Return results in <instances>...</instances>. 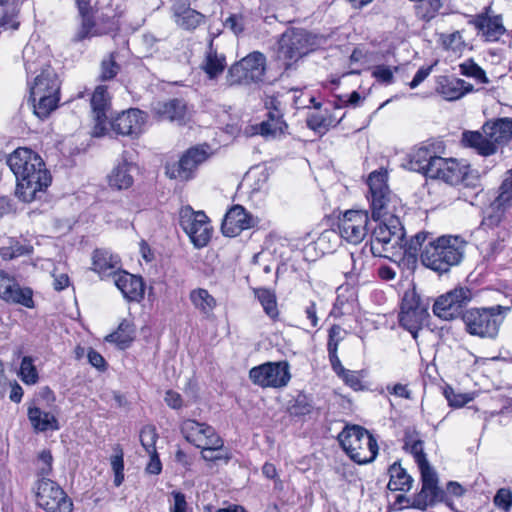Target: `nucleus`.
<instances>
[{"label": "nucleus", "mask_w": 512, "mask_h": 512, "mask_svg": "<svg viewBox=\"0 0 512 512\" xmlns=\"http://www.w3.org/2000/svg\"><path fill=\"white\" fill-rule=\"evenodd\" d=\"M493 501L496 507L508 512L512 508V492L508 488H501L496 492Z\"/></svg>", "instance_id": "53"}, {"label": "nucleus", "mask_w": 512, "mask_h": 512, "mask_svg": "<svg viewBox=\"0 0 512 512\" xmlns=\"http://www.w3.org/2000/svg\"><path fill=\"white\" fill-rule=\"evenodd\" d=\"M0 298L27 308L34 307L33 291L28 287H21L12 276L3 270H0Z\"/></svg>", "instance_id": "17"}, {"label": "nucleus", "mask_w": 512, "mask_h": 512, "mask_svg": "<svg viewBox=\"0 0 512 512\" xmlns=\"http://www.w3.org/2000/svg\"><path fill=\"white\" fill-rule=\"evenodd\" d=\"M329 360H330V363H331V366H332V369L333 371L340 377L343 379V381L346 383V384H350V378H349V373L350 371L349 370H346L338 356H337V352H335V345L334 344H331L330 345V353H329Z\"/></svg>", "instance_id": "49"}, {"label": "nucleus", "mask_w": 512, "mask_h": 512, "mask_svg": "<svg viewBox=\"0 0 512 512\" xmlns=\"http://www.w3.org/2000/svg\"><path fill=\"white\" fill-rule=\"evenodd\" d=\"M404 449L413 456L419 471L433 468L429 464L427 456L424 452V442L419 438L416 432H407L405 434Z\"/></svg>", "instance_id": "30"}, {"label": "nucleus", "mask_w": 512, "mask_h": 512, "mask_svg": "<svg viewBox=\"0 0 512 512\" xmlns=\"http://www.w3.org/2000/svg\"><path fill=\"white\" fill-rule=\"evenodd\" d=\"M6 163L16 177V195L23 202L40 198L51 185L52 176L45 162L30 148H17L7 156Z\"/></svg>", "instance_id": "2"}, {"label": "nucleus", "mask_w": 512, "mask_h": 512, "mask_svg": "<svg viewBox=\"0 0 512 512\" xmlns=\"http://www.w3.org/2000/svg\"><path fill=\"white\" fill-rule=\"evenodd\" d=\"M148 454L150 455V461L147 464L146 472L153 475L160 474L162 471V464L157 452Z\"/></svg>", "instance_id": "62"}, {"label": "nucleus", "mask_w": 512, "mask_h": 512, "mask_svg": "<svg viewBox=\"0 0 512 512\" xmlns=\"http://www.w3.org/2000/svg\"><path fill=\"white\" fill-rule=\"evenodd\" d=\"M116 452L115 455L111 456L110 463L112 470L114 472V484L115 486H120L124 480V460H123V451L119 445L114 448Z\"/></svg>", "instance_id": "45"}, {"label": "nucleus", "mask_w": 512, "mask_h": 512, "mask_svg": "<svg viewBox=\"0 0 512 512\" xmlns=\"http://www.w3.org/2000/svg\"><path fill=\"white\" fill-rule=\"evenodd\" d=\"M226 67V59L212 48L207 52L202 68L210 79L217 78Z\"/></svg>", "instance_id": "39"}, {"label": "nucleus", "mask_w": 512, "mask_h": 512, "mask_svg": "<svg viewBox=\"0 0 512 512\" xmlns=\"http://www.w3.org/2000/svg\"><path fill=\"white\" fill-rule=\"evenodd\" d=\"M351 429L352 428L347 424L338 435V441L348 457L352 459V442L350 441Z\"/></svg>", "instance_id": "56"}, {"label": "nucleus", "mask_w": 512, "mask_h": 512, "mask_svg": "<svg viewBox=\"0 0 512 512\" xmlns=\"http://www.w3.org/2000/svg\"><path fill=\"white\" fill-rule=\"evenodd\" d=\"M429 317L428 306L423 303L415 290H408L402 298L401 310L399 313L400 325L409 331L414 339L422 325Z\"/></svg>", "instance_id": "10"}, {"label": "nucleus", "mask_w": 512, "mask_h": 512, "mask_svg": "<svg viewBox=\"0 0 512 512\" xmlns=\"http://www.w3.org/2000/svg\"><path fill=\"white\" fill-rule=\"evenodd\" d=\"M164 401L172 409H180L183 405L181 395L173 390L166 391Z\"/></svg>", "instance_id": "60"}, {"label": "nucleus", "mask_w": 512, "mask_h": 512, "mask_svg": "<svg viewBox=\"0 0 512 512\" xmlns=\"http://www.w3.org/2000/svg\"><path fill=\"white\" fill-rule=\"evenodd\" d=\"M436 92L447 101H456L474 91V86L463 79L440 76L436 82Z\"/></svg>", "instance_id": "23"}, {"label": "nucleus", "mask_w": 512, "mask_h": 512, "mask_svg": "<svg viewBox=\"0 0 512 512\" xmlns=\"http://www.w3.org/2000/svg\"><path fill=\"white\" fill-rule=\"evenodd\" d=\"M349 292V286L348 285H342L338 287L337 289V299L334 305L335 313L338 311L340 314L348 313L349 311V298L350 295H345V293Z\"/></svg>", "instance_id": "52"}, {"label": "nucleus", "mask_w": 512, "mask_h": 512, "mask_svg": "<svg viewBox=\"0 0 512 512\" xmlns=\"http://www.w3.org/2000/svg\"><path fill=\"white\" fill-rule=\"evenodd\" d=\"M193 307L205 317H210L217 306L216 299L204 288H195L189 293Z\"/></svg>", "instance_id": "35"}, {"label": "nucleus", "mask_w": 512, "mask_h": 512, "mask_svg": "<svg viewBox=\"0 0 512 512\" xmlns=\"http://www.w3.org/2000/svg\"><path fill=\"white\" fill-rule=\"evenodd\" d=\"M354 223H358L357 225H354V242L361 238V233L359 231V227L364 224L363 229H365L366 225L368 224L367 221V214L366 212H363L361 210H354Z\"/></svg>", "instance_id": "59"}, {"label": "nucleus", "mask_w": 512, "mask_h": 512, "mask_svg": "<svg viewBox=\"0 0 512 512\" xmlns=\"http://www.w3.org/2000/svg\"><path fill=\"white\" fill-rule=\"evenodd\" d=\"M0 24L5 29L16 30L19 26V22L17 20V14L13 10L11 13H6L0 20Z\"/></svg>", "instance_id": "63"}, {"label": "nucleus", "mask_w": 512, "mask_h": 512, "mask_svg": "<svg viewBox=\"0 0 512 512\" xmlns=\"http://www.w3.org/2000/svg\"><path fill=\"white\" fill-rule=\"evenodd\" d=\"M442 44L446 50L454 53H461L465 44L460 32L456 31L442 36Z\"/></svg>", "instance_id": "48"}, {"label": "nucleus", "mask_w": 512, "mask_h": 512, "mask_svg": "<svg viewBox=\"0 0 512 512\" xmlns=\"http://www.w3.org/2000/svg\"><path fill=\"white\" fill-rule=\"evenodd\" d=\"M256 297L261 303L265 313L272 319H275L278 314V307L275 294L265 288H259L254 290Z\"/></svg>", "instance_id": "42"}, {"label": "nucleus", "mask_w": 512, "mask_h": 512, "mask_svg": "<svg viewBox=\"0 0 512 512\" xmlns=\"http://www.w3.org/2000/svg\"><path fill=\"white\" fill-rule=\"evenodd\" d=\"M266 73V57L259 51H253L228 70L227 82L230 86H248L263 81Z\"/></svg>", "instance_id": "8"}, {"label": "nucleus", "mask_w": 512, "mask_h": 512, "mask_svg": "<svg viewBox=\"0 0 512 512\" xmlns=\"http://www.w3.org/2000/svg\"><path fill=\"white\" fill-rule=\"evenodd\" d=\"M387 178V171L381 169L370 173L367 180L372 215L378 222L373 228L370 252L375 257L397 261L405 254L416 255L427 236L424 233H418L409 243L405 241V231L400 221L403 208L400 200L391 193Z\"/></svg>", "instance_id": "1"}, {"label": "nucleus", "mask_w": 512, "mask_h": 512, "mask_svg": "<svg viewBox=\"0 0 512 512\" xmlns=\"http://www.w3.org/2000/svg\"><path fill=\"white\" fill-rule=\"evenodd\" d=\"M36 499L47 512H72V501L57 483L48 478L38 481Z\"/></svg>", "instance_id": "12"}, {"label": "nucleus", "mask_w": 512, "mask_h": 512, "mask_svg": "<svg viewBox=\"0 0 512 512\" xmlns=\"http://www.w3.org/2000/svg\"><path fill=\"white\" fill-rule=\"evenodd\" d=\"M28 419L36 432H46L48 430H59V422L56 416L48 411H44L37 406L28 408Z\"/></svg>", "instance_id": "29"}, {"label": "nucleus", "mask_w": 512, "mask_h": 512, "mask_svg": "<svg viewBox=\"0 0 512 512\" xmlns=\"http://www.w3.org/2000/svg\"><path fill=\"white\" fill-rule=\"evenodd\" d=\"M373 75L382 83H390L393 79V70L388 66L379 65L375 67Z\"/></svg>", "instance_id": "58"}, {"label": "nucleus", "mask_w": 512, "mask_h": 512, "mask_svg": "<svg viewBox=\"0 0 512 512\" xmlns=\"http://www.w3.org/2000/svg\"><path fill=\"white\" fill-rule=\"evenodd\" d=\"M460 73L466 77L475 79L482 84L489 83L486 72L473 60L468 59L459 65Z\"/></svg>", "instance_id": "43"}, {"label": "nucleus", "mask_w": 512, "mask_h": 512, "mask_svg": "<svg viewBox=\"0 0 512 512\" xmlns=\"http://www.w3.org/2000/svg\"><path fill=\"white\" fill-rule=\"evenodd\" d=\"M171 13L176 25L187 31L196 29L205 19L202 13L191 8L190 4L183 0H174L172 2Z\"/></svg>", "instance_id": "22"}, {"label": "nucleus", "mask_w": 512, "mask_h": 512, "mask_svg": "<svg viewBox=\"0 0 512 512\" xmlns=\"http://www.w3.org/2000/svg\"><path fill=\"white\" fill-rule=\"evenodd\" d=\"M249 379L261 388H284L291 379L289 363L278 361L260 364L250 369Z\"/></svg>", "instance_id": "9"}, {"label": "nucleus", "mask_w": 512, "mask_h": 512, "mask_svg": "<svg viewBox=\"0 0 512 512\" xmlns=\"http://www.w3.org/2000/svg\"><path fill=\"white\" fill-rule=\"evenodd\" d=\"M20 378L28 385L37 383L39 376L36 367L33 364V359L30 356L23 357L20 365Z\"/></svg>", "instance_id": "44"}, {"label": "nucleus", "mask_w": 512, "mask_h": 512, "mask_svg": "<svg viewBox=\"0 0 512 512\" xmlns=\"http://www.w3.org/2000/svg\"><path fill=\"white\" fill-rule=\"evenodd\" d=\"M146 115L139 109L132 108L119 114L112 122V129L120 135L137 136L139 135L145 124Z\"/></svg>", "instance_id": "20"}, {"label": "nucleus", "mask_w": 512, "mask_h": 512, "mask_svg": "<svg viewBox=\"0 0 512 512\" xmlns=\"http://www.w3.org/2000/svg\"><path fill=\"white\" fill-rule=\"evenodd\" d=\"M499 199L502 202L512 200V168L507 171L500 187Z\"/></svg>", "instance_id": "55"}, {"label": "nucleus", "mask_w": 512, "mask_h": 512, "mask_svg": "<svg viewBox=\"0 0 512 512\" xmlns=\"http://www.w3.org/2000/svg\"><path fill=\"white\" fill-rule=\"evenodd\" d=\"M448 404L454 408H461L474 399L473 393L456 392L453 389H446L444 392Z\"/></svg>", "instance_id": "47"}, {"label": "nucleus", "mask_w": 512, "mask_h": 512, "mask_svg": "<svg viewBox=\"0 0 512 512\" xmlns=\"http://www.w3.org/2000/svg\"><path fill=\"white\" fill-rule=\"evenodd\" d=\"M224 26L237 35L244 29L243 18L240 15L232 14L225 20Z\"/></svg>", "instance_id": "57"}, {"label": "nucleus", "mask_w": 512, "mask_h": 512, "mask_svg": "<svg viewBox=\"0 0 512 512\" xmlns=\"http://www.w3.org/2000/svg\"><path fill=\"white\" fill-rule=\"evenodd\" d=\"M52 277L54 278L53 287L57 291H61L67 288L70 284L69 277L66 273L57 274L56 271L52 273Z\"/></svg>", "instance_id": "64"}, {"label": "nucleus", "mask_w": 512, "mask_h": 512, "mask_svg": "<svg viewBox=\"0 0 512 512\" xmlns=\"http://www.w3.org/2000/svg\"><path fill=\"white\" fill-rule=\"evenodd\" d=\"M179 218L181 227L192 243L198 248L206 246L211 238L212 228L205 213L185 206L181 208Z\"/></svg>", "instance_id": "11"}, {"label": "nucleus", "mask_w": 512, "mask_h": 512, "mask_svg": "<svg viewBox=\"0 0 512 512\" xmlns=\"http://www.w3.org/2000/svg\"><path fill=\"white\" fill-rule=\"evenodd\" d=\"M92 270L102 279L113 278L120 271V260L107 249H96L92 255Z\"/></svg>", "instance_id": "27"}, {"label": "nucleus", "mask_w": 512, "mask_h": 512, "mask_svg": "<svg viewBox=\"0 0 512 512\" xmlns=\"http://www.w3.org/2000/svg\"><path fill=\"white\" fill-rule=\"evenodd\" d=\"M465 242L457 236H442L424 245L421 261L426 267L447 272L451 266L460 263L464 254Z\"/></svg>", "instance_id": "4"}, {"label": "nucleus", "mask_w": 512, "mask_h": 512, "mask_svg": "<svg viewBox=\"0 0 512 512\" xmlns=\"http://www.w3.org/2000/svg\"><path fill=\"white\" fill-rule=\"evenodd\" d=\"M111 98L107 92V87L97 86L92 94L90 104L92 117L94 120L93 135L103 136L107 131L109 112L111 110Z\"/></svg>", "instance_id": "16"}, {"label": "nucleus", "mask_w": 512, "mask_h": 512, "mask_svg": "<svg viewBox=\"0 0 512 512\" xmlns=\"http://www.w3.org/2000/svg\"><path fill=\"white\" fill-rule=\"evenodd\" d=\"M430 176L432 179H439L451 185H455L464 180L466 167L461 166L454 159L438 157L431 165Z\"/></svg>", "instance_id": "21"}, {"label": "nucleus", "mask_w": 512, "mask_h": 512, "mask_svg": "<svg viewBox=\"0 0 512 512\" xmlns=\"http://www.w3.org/2000/svg\"><path fill=\"white\" fill-rule=\"evenodd\" d=\"M307 126L317 133H324L328 128L327 119L318 111L312 112L307 116Z\"/></svg>", "instance_id": "50"}, {"label": "nucleus", "mask_w": 512, "mask_h": 512, "mask_svg": "<svg viewBox=\"0 0 512 512\" xmlns=\"http://www.w3.org/2000/svg\"><path fill=\"white\" fill-rule=\"evenodd\" d=\"M354 463L367 464L378 454L377 439L365 428L354 425Z\"/></svg>", "instance_id": "19"}, {"label": "nucleus", "mask_w": 512, "mask_h": 512, "mask_svg": "<svg viewBox=\"0 0 512 512\" xmlns=\"http://www.w3.org/2000/svg\"><path fill=\"white\" fill-rule=\"evenodd\" d=\"M116 287L128 301H140L144 296V283L141 277L126 271H119L113 277Z\"/></svg>", "instance_id": "24"}, {"label": "nucleus", "mask_w": 512, "mask_h": 512, "mask_svg": "<svg viewBox=\"0 0 512 512\" xmlns=\"http://www.w3.org/2000/svg\"><path fill=\"white\" fill-rule=\"evenodd\" d=\"M388 489L391 491H409L412 487L413 479L406 470L397 462L389 467Z\"/></svg>", "instance_id": "36"}, {"label": "nucleus", "mask_w": 512, "mask_h": 512, "mask_svg": "<svg viewBox=\"0 0 512 512\" xmlns=\"http://www.w3.org/2000/svg\"><path fill=\"white\" fill-rule=\"evenodd\" d=\"M53 457L50 450H42L37 458V468L41 475H48L52 471Z\"/></svg>", "instance_id": "54"}, {"label": "nucleus", "mask_w": 512, "mask_h": 512, "mask_svg": "<svg viewBox=\"0 0 512 512\" xmlns=\"http://www.w3.org/2000/svg\"><path fill=\"white\" fill-rule=\"evenodd\" d=\"M157 111L163 119L176 121L179 124L184 122L187 115L186 104L180 99H172L161 104Z\"/></svg>", "instance_id": "37"}, {"label": "nucleus", "mask_w": 512, "mask_h": 512, "mask_svg": "<svg viewBox=\"0 0 512 512\" xmlns=\"http://www.w3.org/2000/svg\"><path fill=\"white\" fill-rule=\"evenodd\" d=\"M134 330L131 324L127 321H123L118 326L117 331L106 336V341L115 343L121 349H125L133 340Z\"/></svg>", "instance_id": "41"}, {"label": "nucleus", "mask_w": 512, "mask_h": 512, "mask_svg": "<svg viewBox=\"0 0 512 512\" xmlns=\"http://www.w3.org/2000/svg\"><path fill=\"white\" fill-rule=\"evenodd\" d=\"M422 487L411 503V507L425 510L443 500L444 492L438 486V476L434 468L420 471Z\"/></svg>", "instance_id": "15"}, {"label": "nucleus", "mask_w": 512, "mask_h": 512, "mask_svg": "<svg viewBox=\"0 0 512 512\" xmlns=\"http://www.w3.org/2000/svg\"><path fill=\"white\" fill-rule=\"evenodd\" d=\"M29 100L32 102L34 114L40 119H44L56 109L59 95L30 96Z\"/></svg>", "instance_id": "38"}, {"label": "nucleus", "mask_w": 512, "mask_h": 512, "mask_svg": "<svg viewBox=\"0 0 512 512\" xmlns=\"http://www.w3.org/2000/svg\"><path fill=\"white\" fill-rule=\"evenodd\" d=\"M318 45L317 37L304 29H291L282 34L279 40L277 58L286 69Z\"/></svg>", "instance_id": "6"}, {"label": "nucleus", "mask_w": 512, "mask_h": 512, "mask_svg": "<svg viewBox=\"0 0 512 512\" xmlns=\"http://www.w3.org/2000/svg\"><path fill=\"white\" fill-rule=\"evenodd\" d=\"M259 223V219L241 205H234L225 215L222 222V232L225 236L235 237L243 230L253 228Z\"/></svg>", "instance_id": "18"}, {"label": "nucleus", "mask_w": 512, "mask_h": 512, "mask_svg": "<svg viewBox=\"0 0 512 512\" xmlns=\"http://www.w3.org/2000/svg\"><path fill=\"white\" fill-rule=\"evenodd\" d=\"M111 1L112 0L77 1L81 24L73 37L74 42H81L95 36H101L115 29L114 16L109 13L103 14L107 18L103 26L95 21V18H100L97 16L98 11L102 9L104 5H110Z\"/></svg>", "instance_id": "5"}, {"label": "nucleus", "mask_w": 512, "mask_h": 512, "mask_svg": "<svg viewBox=\"0 0 512 512\" xmlns=\"http://www.w3.org/2000/svg\"><path fill=\"white\" fill-rule=\"evenodd\" d=\"M438 157L430 145H423L412 152L410 164L415 171L423 173L425 176H430L431 165Z\"/></svg>", "instance_id": "33"}, {"label": "nucleus", "mask_w": 512, "mask_h": 512, "mask_svg": "<svg viewBox=\"0 0 512 512\" xmlns=\"http://www.w3.org/2000/svg\"><path fill=\"white\" fill-rule=\"evenodd\" d=\"M132 170V164L126 161L119 163L108 176L110 187L116 190H123L131 187L134 182L131 174Z\"/></svg>", "instance_id": "34"}, {"label": "nucleus", "mask_w": 512, "mask_h": 512, "mask_svg": "<svg viewBox=\"0 0 512 512\" xmlns=\"http://www.w3.org/2000/svg\"><path fill=\"white\" fill-rule=\"evenodd\" d=\"M174 505L170 508V512H186V497L182 492L173 491Z\"/></svg>", "instance_id": "61"}, {"label": "nucleus", "mask_w": 512, "mask_h": 512, "mask_svg": "<svg viewBox=\"0 0 512 512\" xmlns=\"http://www.w3.org/2000/svg\"><path fill=\"white\" fill-rule=\"evenodd\" d=\"M181 433L188 442L198 448L210 444L209 440H212V437L217 436L215 430L211 426L205 423H199L192 419H186L182 422Z\"/></svg>", "instance_id": "25"}, {"label": "nucleus", "mask_w": 512, "mask_h": 512, "mask_svg": "<svg viewBox=\"0 0 512 512\" xmlns=\"http://www.w3.org/2000/svg\"><path fill=\"white\" fill-rule=\"evenodd\" d=\"M157 438L156 428L152 425H147L140 431V442L147 453L157 452L155 446Z\"/></svg>", "instance_id": "46"}, {"label": "nucleus", "mask_w": 512, "mask_h": 512, "mask_svg": "<svg viewBox=\"0 0 512 512\" xmlns=\"http://www.w3.org/2000/svg\"><path fill=\"white\" fill-rule=\"evenodd\" d=\"M119 69L120 67L113 55H110L109 58L104 59L101 63L100 79L106 81L114 78L118 74Z\"/></svg>", "instance_id": "51"}, {"label": "nucleus", "mask_w": 512, "mask_h": 512, "mask_svg": "<svg viewBox=\"0 0 512 512\" xmlns=\"http://www.w3.org/2000/svg\"><path fill=\"white\" fill-rule=\"evenodd\" d=\"M472 299L471 290L467 287H457L437 298L433 312L439 318L451 320L458 317L463 307Z\"/></svg>", "instance_id": "14"}, {"label": "nucleus", "mask_w": 512, "mask_h": 512, "mask_svg": "<svg viewBox=\"0 0 512 512\" xmlns=\"http://www.w3.org/2000/svg\"><path fill=\"white\" fill-rule=\"evenodd\" d=\"M209 443L205 446H201L200 449L202 458L206 461H218L225 460L226 462L230 459V456L227 452L224 451V443L223 440L217 435L212 437V440H209Z\"/></svg>", "instance_id": "40"}, {"label": "nucleus", "mask_w": 512, "mask_h": 512, "mask_svg": "<svg viewBox=\"0 0 512 512\" xmlns=\"http://www.w3.org/2000/svg\"><path fill=\"white\" fill-rule=\"evenodd\" d=\"M352 210L348 209L346 210L342 216H339L338 219V232L335 230H326L323 233H321L320 237L318 238V244L323 245L325 242L330 241L332 238L339 237L343 241H345L347 244L351 243V237H352Z\"/></svg>", "instance_id": "31"}, {"label": "nucleus", "mask_w": 512, "mask_h": 512, "mask_svg": "<svg viewBox=\"0 0 512 512\" xmlns=\"http://www.w3.org/2000/svg\"><path fill=\"white\" fill-rule=\"evenodd\" d=\"M60 82L51 67H47L35 78L30 87V96L59 95Z\"/></svg>", "instance_id": "28"}, {"label": "nucleus", "mask_w": 512, "mask_h": 512, "mask_svg": "<svg viewBox=\"0 0 512 512\" xmlns=\"http://www.w3.org/2000/svg\"><path fill=\"white\" fill-rule=\"evenodd\" d=\"M255 133L260 134L266 139H275L282 136L287 129V124L282 119V113H268V119L257 125Z\"/></svg>", "instance_id": "32"}, {"label": "nucleus", "mask_w": 512, "mask_h": 512, "mask_svg": "<svg viewBox=\"0 0 512 512\" xmlns=\"http://www.w3.org/2000/svg\"><path fill=\"white\" fill-rule=\"evenodd\" d=\"M482 131L464 132L462 142L482 156L493 155L499 146L512 140V119L500 118L494 122H487L483 125Z\"/></svg>", "instance_id": "3"}, {"label": "nucleus", "mask_w": 512, "mask_h": 512, "mask_svg": "<svg viewBox=\"0 0 512 512\" xmlns=\"http://www.w3.org/2000/svg\"><path fill=\"white\" fill-rule=\"evenodd\" d=\"M209 157L208 146H196L188 149L178 162L166 165V175L170 179L187 181L193 178L197 167Z\"/></svg>", "instance_id": "13"}, {"label": "nucleus", "mask_w": 512, "mask_h": 512, "mask_svg": "<svg viewBox=\"0 0 512 512\" xmlns=\"http://www.w3.org/2000/svg\"><path fill=\"white\" fill-rule=\"evenodd\" d=\"M473 24L488 42L498 41L506 32L502 23V17L500 15L489 16L488 10L477 15L473 20Z\"/></svg>", "instance_id": "26"}, {"label": "nucleus", "mask_w": 512, "mask_h": 512, "mask_svg": "<svg viewBox=\"0 0 512 512\" xmlns=\"http://www.w3.org/2000/svg\"><path fill=\"white\" fill-rule=\"evenodd\" d=\"M508 310V307L501 305L470 309L462 316L465 329L471 335L493 338L497 335L502 322L501 314Z\"/></svg>", "instance_id": "7"}]
</instances>
